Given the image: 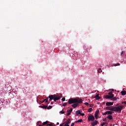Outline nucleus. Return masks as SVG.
<instances>
[{"mask_svg": "<svg viewBox=\"0 0 126 126\" xmlns=\"http://www.w3.org/2000/svg\"><path fill=\"white\" fill-rule=\"evenodd\" d=\"M57 125H60V123H57Z\"/></svg>", "mask_w": 126, "mask_h": 126, "instance_id": "40", "label": "nucleus"}, {"mask_svg": "<svg viewBox=\"0 0 126 126\" xmlns=\"http://www.w3.org/2000/svg\"><path fill=\"white\" fill-rule=\"evenodd\" d=\"M93 106H94V105L93 104H90V107H93Z\"/></svg>", "mask_w": 126, "mask_h": 126, "instance_id": "35", "label": "nucleus"}, {"mask_svg": "<svg viewBox=\"0 0 126 126\" xmlns=\"http://www.w3.org/2000/svg\"><path fill=\"white\" fill-rule=\"evenodd\" d=\"M107 113L108 114V115H112V114H113V111H107Z\"/></svg>", "mask_w": 126, "mask_h": 126, "instance_id": "18", "label": "nucleus"}, {"mask_svg": "<svg viewBox=\"0 0 126 126\" xmlns=\"http://www.w3.org/2000/svg\"><path fill=\"white\" fill-rule=\"evenodd\" d=\"M99 71H102V70L100 69V70Z\"/></svg>", "mask_w": 126, "mask_h": 126, "instance_id": "43", "label": "nucleus"}, {"mask_svg": "<svg viewBox=\"0 0 126 126\" xmlns=\"http://www.w3.org/2000/svg\"><path fill=\"white\" fill-rule=\"evenodd\" d=\"M85 105H86V106H88V105H89V103L88 102H86L84 103Z\"/></svg>", "mask_w": 126, "mask_h": 126, "instance_id": "30", "label": "nucleus"}, {"mask_svg": "<svg viewBox=\"0 0 126 126\" xmlns=\"http://www.w3.org/2000/svg\"><path fill=\"white\" fill-rule=\"evenodd\" d=\"M49 98L50 102H51V101H52V100H53V99L54 102L59 101V100H60V99H61V97H60V96L57 95L56 94H54V95L51 94L49 96Z\"/></svg>", "mask_w": 126, "mask_h": 126, "instance_id": "3", "label": "nucleus"}, {"mask_svg": "<svg viewBox=\"0 0 126 126\" xmlns=\"http://www.w3.org/2000/svg\"><path fill=\"white\" fill-rule=\"evenodd\" d=\"M105 98L106 99H112V98H114V95L111 96V95H106L105 96Z\"/></svg>", "mask_w": 126, "mask_h": 126, "instance_id": "8", "label": "nucleus"}, {"mask_svg": "<svg viewBox=\"0 0 126 126\" xmlns=\"http://www.w3.org/2000/svg\"><path fill=\"white\" fill-rule=\"evenodd\" d=\"M97 124H98V121L95 120L94 122H93L91 123V125L92 126H97Z\"/></svg>", "mask_w": 126, "mask_h": 126, "instance_id": "6", "label": "nucleus"}, {"mask_svg": "<svg viewBox=\"0 0 126 126\" xmlns=\"http://www.w3.org/2000/svg\"><path fill=\"white\" fill-rule=\"evenodd\" d=\"M88 120L89 122H90V121H91L92 122H93V121H95V117L93 115H90L88 117Z\"/></svg>", "mask_w": 126, "mask_h": 126, "instance_id": "4", "label": "nucleus"}, {"mask_svg": "<svg viewBox=\"0 0 126 126\" xmlns=\"http://www.w3.org/2000/svg\"><path fill=\"white\" fill-rule=\"evenodd\" d=\"M47 124H49V122L46 121V122H43V126H45V125H47Z\"/></svg>", "mask_w": 126, "mask_h": 126, "instance_id": "23", "label": "nucleus"}, {"mask_svg": "<svg viewBox=\"0 0 126 126\" xmlns=\"http://www.w3.org/2000/svg\"><path fill=\"white\" fill-rule=\"evenodd\" d=\"M81 116H85V114H84V113H80V114Z\"/></svg>", "mask_w": 126, "mask_h": 126, "instance_id": "33", "label": "nucleus"}, {"mask_svg": "<svg viewBox=\"0 0 126 126\" xmlns=\"http://www.w3.org/2000/svg\"><path fill=\"white\" fill-rule=\"evenodd\" d=\"M40 108H42V109H47V105H43V106H40Z\"/></svg>", "mask_w": 126, "mask_h": 126, "instance_id": "15", "label": "nucleus"}, {"mask_svg": "<svg viewBox=\"0 0 126 126\" xmlns=\"http://www.w3.org/2000/svg\"><path fill=\"white\" fill-rule=\"evenodd\" d=\"M121 94L122 95V96H125V95H126V91H122L121 92Z\"/></svg>", "mask_w": 126, "mask_h": 126, "instance_id": "12", "label": "nucleus"}, {"mask_svg": "<svg viewBox=\"0 0 126 126\" xmlns=\"http://www.w3.org/2000/svg\"><path fill=\"white\" fill-rule=\"evenodd\" d=\"M67 112H68L66 114V116H69L70 114H71V112H72V108H70L69 110H67Z\"/></svg>", "mask_w": 126, "mask_h": 126, "instance_id": "9", "label": "nucleus"}, {"mask_svg": "<svg viewBox=\"0 0 126 126\" xmlns=\"http://www.w3.org/2000/svg\"><path fill=\"white\" fill-rule=\"evenodd\" d=\"M82 122H83V120H82V119H79L76 121V123H82Z\"/></svg>", "mask_w": 126, "mask_h": 126, "instance_id": "21", "label": "nucleus"}, {"mask_svg": "<svg viewBox=\"0 0 126 126\" xmlns=\"http://www.w3.org/2000/svg\"><path fill=\"white\" fill-rule=\"evenodd\" d=\"M99 112H100L99 110H96L95 113L94 114V117L96 120L98 119V115H99Z\"/></svg>", "mask_w": 126, "mask_h": 126, "instance_id": "5", "label": "nucleus"}, {"mask_svg": "<svg viewBox=\"0 0 126 126\" xmlns=\"http://www.w3.org/2000/svg\"><path fill=\"white\" fill-rule=\"evenodd\" d=\"M107 118L109 120H113V116L112 115H108L107 117Z\"/></svg>", "mask_w": 126, "mask_h": 126, "instance_id": "14", "label": "nucleus"}, {"mask_svg": "<svg viewBox=\"0 0 126 126\" xmlns=\"http://www.w3.org/2000/svg\"><path fill=\"white\" fill-rule=\"evenodd\" d=\"M99 71H102V70L100 69V70Z\"/></svg>", "mask_w": 126, "mask_h": 126, "instance_id": "41", "label": "nucleus"}, {"mask_svg": "<svg viewBox=\"0 0 126 126\" xmlns=\"http://www.w3.org/2000/svg\"><path fill=\"white\" fill-rule=\"evenodd\" d=\"M52 106L50 105L48 107L47 106V110H50V109H52Z\"/></svg>", "mask_w": 126, "mask_h": 126, "instance_id": "24", "label": "nucleus"}, {"mask_svg": "<svg viewBox=\"0 0 126 126\" xmlns=\"http://www.w3.org/2000/svg\"><path fill=\"white\" fill-rule=\"evenodd\" d=\"M74 126V123H72L71 125V126Z\"/></svg>", "mask_w": 126, "mask_h": 126, "instance_id": "36", "label": "nucleus"}, {"mask_svg": "<svg viewBox=\"0 0 126 126\" xmlns=\"http://www.w3.org/2000/svg\"><path fill=\"white\" fill-rule=\"evenodd\" d=\"M62 100L63 101H65V98L63 97L62 99Z\"/></svg>", "mask_w": 126, "mask_h": 126, "instance_id": "32", "label": "nucleus"}, {"mask_svg": "<svg viewBox=\"0 0 126 126\" xmlns=\"http://www.w3.org/2000/svg\"><path fill=\"white\" fill-rule=\"evenodd\" d=\"M79 104L80 103H75L74 104L72 105V107H73L74 109H75V108H76V107H77V106H78Z\"/></svg>", "mask_w": 126, "mask_h": 126, "instance_id": "10", "label": "nucleus"}, {"mask_svg": "<svg viewBox=\"0 0 126 126\" xmlns=\"http://www.w3.org/2000/svg\"><path fill=\"white\" fill-rule=\"evenodd\" d=\"M124 105H119L117 107L116 106H110L106 107L105 109L106 110H109V111H113V112H117L121 113L123 109H124Z\"/></svg>", "mask_w": 126, "mask_h": 126, "instance_id": "1", "label": "nucleus"}, {"mask_svg": "<svg viewBox=\"0 0 126 126\" xmlns=\"http://www.w3.org/2000/svg\"><path fill=\"white\" fill-rule=\"evenodd\" d=\"M116 106H119V104H116Z\"/></svg>", "mask_w": 126, "mask_h": 126, "instance_id": "39", "label": "nucleus"}, {"mask_svg": "<svg viewBox=\"0 0 126 126\" xmlns=\"http://www.w3.org/2000/svg\"><path fill=\"white\" fill-rule=\"evenodd\" d=\"M106 106L109 107V106H113V105H114V103L107 102L106 103Z\"/></svg>", "mask_w": 126, "mask_h": 126, "instance_id": "7", "label": "nucleus"}, {"mask_svg": "<svg viewBox=\"0 0 126 126\" xmlns=\"http://www.w3.org/2000/svg\"><path fill=\"white\" fill-rule=\"evenodd\" d=\"M123 54H124V51H122V52L121 53V55L122 56V55H123Z\"/></svg>", "mask_w": 126, "mask_h": 126, "instance_id": "37", "label": "nucleus"}, {"mask_svg": "<svg viewBox=\"0 0 126 126\" xmlns=\"http://www.w3.org/2000/svg\"><path fill=\"white\" fill-rule=\"evenodd\" d=\"M122 104H125V105H126V101H124L122 102Z\"/></svg>", "mask_w": 126, "mask_h": 126, "instance_id": "34", "label": "nucleus"}, {"mask_svg": "<svg viewBox=\"0 0 126 126\" xmlns=\"http://www.w3.org/2000/svg\"><path fill=\"white\" fill-rule=\"evenodd\" d=\"M94 98H95L96 100H100V99H101V97H100V96H99V94H96Z\"/></svg>", "mask_w": 126, "mask_h": 126, "instance_id": "11", "label": "nucleus"}, {"mask_svg": "<svg viewBox=\"0 0 126 126\" xmlns=\"http://www.w3.org/2000/svg\"><path fill=\"white\" fill-rule=\"evenodd\" d=\"M107 114H108V113H107V111L105 112H104V113L103 114V116H106V115H107Z\"/></svg>", "mask_w": 126, "mask_h": 126, "instance_id": "28", "label": "nucleus"}, {"mask_svg": "<svg viewBox=\"0 0 126 126\" xmlns=\"http://www.w3.org/2000/svg\"><path fill=\"white\" fill-rule=\"evenodd\" d=\"M92 108H90L88 109V111L89 112V113H91V112H92Z\"/></svg>", "mask_w": 126, "mask_h": 126, "instance_id": "25", "label": "nucleus"}, {"mask_svg": "<svg viewBox=\"0 0 126 126\" xmlns=\"http://www.w3.org/2000/svg\"><path fill=\"white\" fill-rule=\"evenodd\" d=\"M118 65H120V63H117V64H114V66H118Z\"/></svg>", "mask_w": 126, "mask_h": 126, "instance_id": "26", "label": "nucleus"}, {"mask_svg": "<svg viewBox=\"0 0 126 126\" xmlns=\"http://www.w3.org/2000/svg\"><path fill=\"white\" fill-rule=\"evenodd\" d=\"M103 122H106V119H103Z\"/></svg>", "mask_w": 126, "mask_h": 126, "instance_id": "38", "label": "nucleus"}, {"mask_svg": "<svg viewBox=\"0 0 126 126\" xmlns=\"http://www.w3.org/2000/svg\"><path fill=\"white\" fill-rule=\"evenodd\" d=\"M108 95L113 96V97H114V94H113V92H110L108 93Z\"/></svg>", "mask_w": 126, "mask_h": 126, "instance_id": "20", "label": "nucleus"}, {"mask_svg": "<svg viewBox=\"0 0 126 126\" xmlns=\"http://www.w3.org/2000/svg\"><path fill=\"white\" fill-rule=\"evenodd\" d=\"M67 105V103H64L63 104V107H65V106H66Z\"/></svg>", "mask_w": 126, "mask_h": 126, "instance_id": "27", "label": "nucleus"}, {"mask_svg": "<svg viewBox=\"0 0 126 126\" xmlns=\"http://www.w3.org/2000/svg\"><path fill=\"white\" fill-rule=\"evenodd\" d=\"M99 71H102V70L100 69V70Z\"/></svg>", "mask_w": 126, "mask_h": 126, "instance_id": "42", "label": "nucleus"}, {"mask_svg": "<svg viewBox=\"0 0 126 126\" xmlns=\"http://www.w3.org/2000/svg\"><path fill=\"white\" fill-rule=\"evenodd\" d=\"M47 126H53V124H47Z\"/></svg>", "mask_w": 126, "mask_h": 126, "instance_id": "31", "label": "nucleus"}, {"mask_svg": "<svg viewBox=\"0 0 126 126\" xmlns=\"http://www.w3.org/2000/svg\"><path fill=\"white\" fill-rule=\"evenodd\" d=\"M60 114H64V111H61L60 112Z\"/></svg>", "mask_w": 126, "mask_h": 126, "instance_id": "29", "label": "nucleus"}, {"mask_svg": "<svg viewBox=\"0 0 126 126\" xmlns=\"http://www.w3.org/2000/svg\"><path fill=\"white\" fill-rule=\"evenodd\" d=\"M75 103L81 104V103H82V99L79 98V97H77L75 98H71L69 99L68 101V103L70 105H71V104H75Z\"/></svg>", "mask_w": 126, "mask_h": 126, "instance_id": "2", "label": "nucleus"}, {"mask_svg": "<svg viewBox=\"0 0 126 126\" xmlns=\"http://www.w3.org/2000/svg\"><path fill=\"white\" fill-rule=\"evenodd\" d=\"M48 100H49V98L45 99L44 100H43L42 103H44V102H45V101L46 102V103H48Z\"/></svg>", "mask_w": 126, "mask_h": 126, "instance_id": "19", "label": "nucleus"}, {"mask_svg": "<svg viewBox=\"0 0 126 126\" xmlns=\"http://www.w3.org/2000/svg\"><path fill=\"white\" fill-rule=\"evenodd\" d=\"M105 125H108V122H103L102 124H101V126H104Z\"/></svg>", "mask_w": 126, "mask_h": 126, "instance_id": "22", "label": "nucleus"}, {"mask_svg": "<svg viewBox=\"0 0 126 126\" xmlns=\"http://www.w3.org/2000/svg\"><path fill=\"white\" fill-rule=\"evenodd\" d=\"M119 99L118 97H113L111 99V100H112V101H117Z\"/></svg>", "mask_w": 126, "mask_h": 126, "instance_id": "17", "label": "nucleus"}, {"mask_svg": "<svg viewBox=\"0 0 126 126\" xmlns=\"http://www.w3.org/2000/svg\"><path fill=\"white\" fill-rule=\"evenodd\" d=\"M71 121H70V120L69 119H68L67 121H66V122H65V125H68V124H70V123H71Z\"/></svg>", "mask_w": 126, "mask_h": 126, "instance_id": "13", "label": "nucleus"}, {"mask_svg": "<svg viewBox=\"0 0 126 126\" xmlns=\"http://www.w3.org/2000/svg\"><path fill=\"white\" fill-rule=\"evenodd\" d=\"M81 112H80V110H78L76 111V114L77 116H78V115H80Z\"/></svg>", "mask_w": 126, "mask_h": 126, "instance_id": "16", "label": "nucleus"}]
</instances>
